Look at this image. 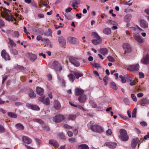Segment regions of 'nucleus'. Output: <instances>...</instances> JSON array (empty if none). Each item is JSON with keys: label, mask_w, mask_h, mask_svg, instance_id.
<instances>
[{"label": "nucleus", "mask_w": 149, "mask_h": 149, "mask_svg": "<svg viewBox=\"0 0 149 149\" xmlns=\"http://www.w3.org/2000/svg\"><path fill=\"white\" fill-rule=\"evenodd\" d=\"M137 109L136 108H134L132 113V118H135L136 117V112Z\"/></svg>", "instance_id": "obj_47"}, {"label": "nucleus", "mask_w": 149, "mask_h": 149, "mask_svg": "<svg viewBox=\"0 0 149 149\" xmlns=\"http://www.w3.org/2000/svg\"><path fill=\"white\" fill-rule=\"evenodd\" d=\"M29 96L31 98H34L36 96V94L32 90H31L29 94Z\"/></svg>", "instance_id": "obj_36"}, {"label": "nucleus", "mask_w": 149, "mask_h": 149, "mask_svg": "<svg viewBox=\"0 0 149 149\" xmlns=\"http://www.w3.org/2000/svg\"><path fill=\"white\" fill-rule=\"evenodd\" d=\"M36 92L37 94L39 95H42L44 93V90L41 88L37 87L36 88Z\"/></svg>", "instance_id": "obj_31"}, {"label": "nucleus", "mask_w": 149, "mask_h": 149, "mask_svg": "<svg viewBox=\"0 0 149 149\" xmlns=\"http://www.w3.org/2000/svg\"><path fill=\"white\" fill-rule=\"evenodd\" d=\"M35 121L36 122L40 124H43V122L41 119H36L35 120Z\"/></svg>", "instance_id": "obj_63"}, {"label": "nucleus", "mask_w": 149, "mask_h": 149, "mask_svg": "<svg viewBox=\"0 0 149 149\" xmlns=\"http://www.w3.org/2000/svg\"><path fill=\"white\" fill-rule=\"evenodd\" d=\"M87 99V97L84 94L80 95L79 96L78 100L80 103H83Z\"/></svg>", "instance_id": "obj_14"}, {"label": "nucleus", "mask_w": 149, "mask_h": 149, "mask_svg": "<svg viewBox=\"0 0 149 149\" xmlns=\"http://www.w3.org/2000/svg\"><path fill=\"white\" fill-rule=\"evenodd\" d=\"M107 23L113 25H116L117 23L115 21L112 20H108L107 22Z\"/></svg>", "instance_id": "obj_49"}, {"label": "nucleus", "mask_w": 149, "mask_h": 149, "mask_svg": "<svg viewBox=\"0 0 149 149\" xmlns=\"http://www.w3.org/2000/svg\"><path fill=\"white\" fill-rule=\"evenodd\" d=\"M40 3L42 5L45 6L46 8H49V6L48 5L47 3H45V1H41Z\"/></svg>", "instance_id": "obj_58"}, {"label": "nucleus", "mask_w": 149, "mask_h": 149, "mask_svg": "<svg viewBox=\"0 0 149 149\" xmlns=\"http://www.w3.org/2000/svg\"><path fill=\"white\" fill-rule=\"evenodd\" d=\"M1 56L2 57L6 60L9 61L10 60V57L9 54L6 52L5 49H3L2 51Z\"/></svg>", "instance_id": "obj_7"}, {"label": "nucleus", "mask_w": 149, "mask_h": 149, "mask_svg": "<svg viewBox=\"0 0 149 149\" xmlns=\"http://www.w3.org/2000/svg\"><path fill=\"white\" fill-rule=\"evenodd\" d=\"M15 126L17 129L19 130H23L24 129L23 125L20 123H18L16 124Z\"/></svg>", "instance_id": "obj_38"}, {"label": "nucleus", "mask_w": 149, "mask_h": 149, "mask_svg": "<svg viewBox=\"0 0 149 149\" xmlns=\"http://www.w3.org/2000/svg\"><path fill=\"white\" fill-rule=\"evenodd\" d=\"M139 65L136 64L135 65H129L127 70L130 71H136L139 70Z\"/></svg>", "instance_id": "obj_5"}, {"label": "nucleus", "mask_w": 149, "mask_h": 149, "mask_svg": "<svg viewBox=\"0 0 149 149\" xmlns=\"http://www.w3.org/2000/svg\"><path fill=\"white\" fill-rule=\"evenodd\" d=\"M105 144L106 146H108L110 148L112 149H114L115 148L117 145V144L115 142H107L105 143Z\"/></svg>", "instance_id": "obj_18"}, {"label": "nucleus", "mask_w": 149, "mask_h": 149, "mask_svg": "<svg viewBox=\"0 0 149 149\" xmlns=\"http://www.w3.org/2000/svg\"><path fill=\"white\" fill-rule=\"evenodd\" d=\"M52 65L54 70L56 72H60L62 70L61 65L57 61H54L52 63Z\"/></svg>", "instance_id": "obj_3"}, {"label": "nucleus", "mask_w": 149, "mask_h": 149, "mask_svg": "<svg viewBox=\"0 0 149 149\" xmlns=\"http://www.w3.org/2000/svg\"><path fill=\"white\" fill-rule=\"evenodd\" d=\"M63 14L67 18V19L68 20H71L74 17V15L72 13L68 14V13H64L63 12Z\"/></svg>", "instance_id": "obj_16"}, {"label": "nucleus", "mask_w": 149, "mask_h": 149, "mask_svg": "<svg viewBox=\"0 0 149 149\" xmlns=\"http://www.w3.org/2000/svg\"><path fill=\"white\" fill-rule=\"evenodd\" d=\"M90 103L93 108H96L97 107V104L93 100L90 101Z\"/></svg>", "instance_id": "obj_45"}, {"label": "nucleus", "mask_w": 149, "mask_h": 149, "mask_svg": "<svg viewBox=\"0 0 149 149\" xmlns=\"http://www.w3.org/2000/svg\"><path fill=\"white\" fill-rule=\"evenodd\" d=\"M102 42L101 38H96V39L92 40V42L95 45H97L100 43Z\"/></svg>", "instance_id": "obj_21"}, {"label": "nucleus", "mask_w": 149, "mask_h": 149, "mask_svg": "<svg viewBox=\"0 0 149 149\" xmlns=\"http://www.w3.org/2000/svg\"><path fill=\"white\" fill-rule=\"evenodd\" d=\"M5 25V23L4 21L0 19V28H1L2 27H3Z\"/></svg>", "instance_id": "obj_56"}, {"label": "nucleus", "mask_w": 149, "mask_h": 149, "mask_svg": "<svg viewBox=\"0 0 149 149\" xmlns=\"http://www.w3.org/2000/svg\"><path fill=\"white\" fill-rule=\"evenodd\" d=\"M58 40L60 45L62 46H65L66 44L65 39L62 36H60L58 38Z\"/></svg>", "instance_id": "obj_10"}, {"label": "nucleus", "mask_w": 149, "mask_h": 149, "mask_svg": "<svg viewBox=\"0 0 149 149\" xmlns=\"http://www.w3.org/2000/svg\"><path fill=\"white\" fill-rule=\"evenodd\" d=\"M77 59H78L77 58L73 57H70L69 58L70 62L76 67L79 66L80 65L79 62L76 60Z\"/></svg>", "instance_id": "obj_4"}, {"label": "nucleus", "mask_w": 149, "mask_h": 149, "mask_svg": "<svg viewBox=\"0 0 149 149\" xmlns=\"http://www.w3.org/2000/svg\"><path fill=\"white\" fill-rule=\"evenodd\" d=\"M54 107L57 110L61 108V105L57 100H55L54 101Z\"/></svg>", "instance_id": "obj_25"}, {"label": "nucleus", "mask_w": 149, "mask_h": 149, "mask_svg": "<svg viewBox=\"0 0 149 149\" xmlns=\"http://www.w3.org/2000/svg\"><path fill=\"white\" fill-rule=\"evenodd\" d=\"M80 2V1L79 0H74L72 2V6H75V5H78Z\"/></svg>", "instance_id": "obj_43"}, {"label": "nucleus", "mask_w": 149, "mask_h": 149, "mask_svg": "<svg viewBox=\"0 0 149 149\" xmlns=\"http://www.w3.org/2000/svg\"><path fill=\"white\" fill-rule=\"evenodd\" d=\"M139 141L138 138L134 139L132 141V146L133 148H134L136 147Z\"/></svg>", "instance_id": "obj_23"}, {"label": "nucleus", "mask_w": 149, "mask_h": 149, "mask_svg": "<svg viewBox=\"0 0 149 149\" xmlns=\"http://www.w3.org/2000/svg\"><path fill=\"white\" fill-rule=\"evenodd\" d=\"M1 16L2 17L5 18L8 21H13L14 17L12 15H9L8 14L1 13Z\"/></svg>", "instance_id": "obj_6"}, {"label": "nucleus", "mask_w": 149, "mask_h": 149, "mask_svg": "<svg viewBox=\"0 0 149 149\" xmlns=\"http://www.w3.org/2000/svg\"><path fill=\"white\" fill-rule=\"evenodd\" d=\"M22 140L24 143L27 144H30L32 142L31 139L27 136H23Z\"/></svg>", "instance_id": "obj_19"}, {"label": "nucleus", "mask_w": 149, "mask_h": 149, "mask_svg": "<svg viewBox=\"0 0 149 149\" xmlns=\"http://www.w3.org/2000/svg\"><path fill=\"white\" fill-rule=\"evenodd\" d=\"M8 39L9 40V42L10 43V45L11 46H15V44L14 42L13 41V40H11L10 38H8Z\"/></svg>", "instance_id": "obj_55"}, {"label": "nucleus", "mask_w": 149, "mask_h": 149, "mask_svg": "<svg viewBox=\"0 0 149 149\" xmlns=\"http://www.w3.org/2000/svg\"><path fill=\"white\" fill-rule=\"evenodd\" d=\"M148 102V100L146 98H143L140 101V104L142 105L146 104Z\"/></svg>", "instance_id": "obj_39"}, {"label": "nucleus", "mask_w": 149, "mask_h": 149, "mask_svg": "<svg viewBox=\"0 0 149 149\" xmlns=\"http://www.w3.org/2000/svg\"><path fill=\"white\" fill-rule=\"evenodd\" d=\"M120 136V138L122 140L124 141H127L129 139L128 136L127 134L126 130L123 129H121L119 130Z\"/></svg>", "instance_id": "obj_1"}, {"label": "nucleus", "mask_w": 149, "mask_h": 149, "mask_svg": "<svg viewBox=\"0 0 149 149\" xmlns=\"http://www.w3.org/2000/svg\"><path fill=\"white\" fill-rule=\"evenodd\" d=\"M131 97L133 101L136 102L137 101V98L134 94H132L131 95Z\"/></svg>", "instance_id": "obj_46"}, {"label": "nucleus", "mask_w": 149, "mask_h": 149, "mask_svg": "<svg viewBox=\"0 0 149 149\" xmlns=\"http://www.w3.org/2000/svg\"><path fill=\"white\" fill-rule=\"evenodd\" d=\"M141 62L143 64H146L149 63V57L148 55L144 57L141 60Z\"/></svg>", "instance_id": "obj_20"}, {"label": "nucleus", "mask_w": 149, "mask_h": 149, "mask_svg": "<svg viewBox=\"0 0 149 149\" xmlns=\"http://www.w3.org/2000/svg\"><path fill=\"white\" fill-rule=\"evenodd\" d=\"M141 26L143 28H146L148 27V24L147 22L145 20L141 19L140 21Z\"/></svg>", "instance_id": "obj_15"}, {"label": "nucleus", "mask_w": 149, "mask_h": 149, "mask_svg": "<svg viewBox=\"0 0 149 149\" xmlns=\"http://www.w3.org/2000/svg\"><path fill=\"white\" fill-rule=\"evenodd\" d=\"M92 35L93 36L94 38H100V37L98 35V34L96 32H93L92 33Z\"/></svg>", "instance_id": "obj_51"}, {"label": "nucleus", "mask_w": 149, "mask_h": 149, "mask_svg": "<svg viewBox=\"0 0 149 149\" xmlns=\"http://www.w3.org/2000/svg\"><path fill=\"white\" fill-rule=\"evenodd\" d=\"M68 42L70 43L73 44H78V40L76 38L71 37H68L67 38Z\"/></svg>", "instance_id": "obj_9"}, {"label": "nucleus", "mask_w": 149, "mask_h": 149, "mask_svg": "<svg viewBox=\"0 0 149 149\" xmlns=\"http://www.w3.org/2000/svg\"><path fill=\"white\" fill-rule=\"evenodd\" d=\"M36 39L38 40H41L42 41H43V39L41 36H38L37 37Z\"/></svg>", "instance_id": "obj_64"}, {"label": "nucleus", "mask_w": 149, "mask_h": 149, "mask_svg": "<svg viewBox=\"0 0 149 149\" xmlns=\"http://www.w3.org/2000/svg\"><path fill=\"white\" fill-rule=\"evenodd\" d=\"M26 106L33 110H39L40 109V108L38 106L33 104H31L29 103L26 104Z\"/></svg>", "instance_id": "obj_13"}, {"label": "nucleus", "mask_w": 149, "mask_h": 149, "mask_svg": "<svg viewBox=\"0 0 149 149\" xmlns=\"http://www.w3.org/2000/svg\"><path fill=\"white\" fill-rule=\"evenodd\" d=\"M68 77L69 80L71 82H73L75 79V77L73 73L69 74L68 75Z\"/></svg>", "instance_id": "obj_29"}, {"label": "nucleus", "mask_w": 149, "mask_h": 149, "mask_svg": "<svg viewBox=\"0 0 149 149\" xmlns=\"http://www.w3.org/2000/svg\"><path fill=\"white\" fill-rule=\"evenodd\" d=\"M58 79L60 82L62 83L63 84V85L64 86H65V81L63 78H62L61 77H59V76H58Z\"/></svg>", "instance_id": "obj_44"}, {"label": "nucleus", "mask_w": 149, "mask_h": 149, "mask_svg": "<svg viewBox=\"0 0 149 149\" xmlns=\"http://www.w3.org/2000/svg\"><path fill=\"white\" fill-rule=\"evenodd\" d=\"M5 131V129L1 125H0V133L4 132Z\"/></svg>", "instance_id": "obj_62"}, {"label": "nucleus", "mask_w": 149, "mask_h": 149, "mask_svg": "<svg viewBox=\"0 0 149 149\" xmlns=\"http://www.w3.org/2000/svg\"><path fill=\"white\" fill-rule=\"evenodd\" d=\"M133 36L134 40L137 42L140 43H143L144 42V40L141 36L135 34L133 35Z\"/></svg>", "instance_id": "obj_12"}, {"label": "nucleus", "mask_w": 149, "mask_h": 149, "mask_svg": "<svg viewBox=\"0 0 149 149\" xmlns=\"http://www.w3.org/2000/svg\"><path fill=\"white\" fill-rule=\"evenodd\" d=\"M108 77L107 76H105L103 79V81L105 82V85H107L108 80Z\"/></svg>", "instance_id": "obj_54"}, {"label": "nucleus", "mask_w": 149, "mask_h": 149, "mask_svg": "<svg viewBox=\"0 0 149 149\" xmlns=\"http://www.w3.org/2000/svg\"><path fill=\"white\" fill-rule=\"evenodd\" d=\"M108 59L109 61H111V62H113L115 61L114 58L111 56H108Z\"/></svg>", "instance_id": "obj_57"}, {"label": "nucleus", "mask_w": 149, "mask_h": 149, "mask_svg": "<svg viewBox=\"0 0 149 149\" xmlns=\"http://www.w3.org/2000/svg\"><path fill=\"white\" fill-rule=\"evenodd\" d=\"M39 101L41 102L44 104L46 105H49L50 104V100L49 98L47 97L44 99V97H40L38 99Z\"/></svg>", "instance_id": "obj_8"}, {"label": "nucleus", "mask_w": 149, "mask_h": 149, "mask_svg": "<svg viewBox=\"0 0 149 149\" xmlns=\"http://www.w3.org/2000/svg\"><path fill=\"white\" fill-rule=\"evenodd\" d=\"M11 52L15 55H16L18 54L17 51L15 49H13L11 51Z\"/></svg>", "instance_id": "obj_59"}, {"label": "nucleus", "mask_w": 149, "mask_h": 149, "mask_svg": "<svg viewBox=\"0 0 149 149\" xmlns=\"http://www.w3.org/2000/svg\"><path fill=\"white\" fill-rule=\"evenodd\" d=\"M91 123H88L87 125L88 127L93 132H96L97 125H90Z\"/></svg>", "instance_id": "obj_22"}, {"label": "nucleus", "mask_w": 149, "mask_h": 149, "mask_svg": "<svg viewBox=\"0 0 149 149\" xmlns=\"http://www.w3.org/2000/svg\"><path fill=\"white\" fill-rule=\"evenodd\" d=\"M78 149H89L88 146L86 144L79 145L78 146Z\"/></svg>", "instance_id": "obj_33"}, {"label": "nucleus", "mask_w": 149, "mask_h": 149, "mask_svg": "<svg viewBox=\"0 0 149 149\" xmlns=\"http://www.w3.org/2000/svg\"><path fill=\"white\" fill-rule=\"evenodd\" d=\"M64 115L61 114H58L53 118V121L56 123H60L65 119Z\"/></svg>", "instance_id": "obj_2"}, {"label": "nucleus", "mask_w": 149, "mask_h": 149, "mask_svg": "<svg viewBox=\"0 0 149 149\" xmlns=\"http://www.w3.org/2000/svg\"><path fill=\"white\" fill-rule=\"evenodd\" d=\"M133 3L132 2H131V0H129L128 1H125L123 3V4L125 5H128L129 6H130Z\"/></svg>", "instance_id": "obj_50"}, {"label": "nucleus", "mask_w": 149, "mask_h": 149, "mask_svg": "<svg viewBox=\"0 0 149 149\" xmlns=\"http://www.w3.org/2000/svg\"><path fill=\"white\" fill-rule=\"evenodd\" d=\"M123 47L125 53L130 52L131 51V48L129 44H124L123 45Z\"/></svg>", "instance_id": "obj_17"}, {"label": "nucleus", "mask_w": 149, "mask_h": 149, "mask_svg": "<svg viewBox=\"0 0 149 149\" xmlns=\"http://www.w3.org/2000/svg\"><path fill=\"white\" fill-rule=\"evenodd\" d=\"M72 72L75 76H74L75 77V78L77 79H79V78L80 77H82L83 75L82 73H79L77 72L72 71Z\"/></svg>", "instance_id": "obj_27"}, {"label": "nucleus", "mask_w": 149, "mask_h": 149, "mask_svg": "<svg viewBox=\"0 0 149 149\" xmlns=\"http://www.w3.org/2000/svg\"><path fill=\"white\" fill-rule=\"evenodd\" d=\"M96 132H103L104 130L102 127L100 125H97V126L96 128Z\"/></svg>", "instance_id": "obj_37"}, {"label": "nucleus", "mask_w": 149, "mask_h": 149, "mask_svg": "<svg viewBox=\"0 0 149 149\" xmlns=\"http://www.w3.org/2000/svg\"><path fill=\"white\" fill-rule=\"evenodd\" d=\"M29 58L31 60L34 61L37 58V56L35 54H31L29 55Z\"/></svg>", "instance_id": "obj_41"}, {"label": "nucleus", "mask_w": 149, "mask_h": 149, "mask_svg": "<svg viewBox=\"0 0 149 149\" xmlns=\"http://www.w3.org/2000/svg\"><path fill=\"white\" fill-rule=\"evenodd\" d=\"M63 127L65 129L68 130L71 129L72 128V127L67 124H64L63 126Z\"/></svg>", "instance_id": "obj_48"}, {"label": "nucleus", "mask_w": 149, "mask_h": 149, "mask_svg": "<svg viewBox=\"0 0 149 149\" xmlns=\"http://www.w3.org/2000/svg\"><path fill=\"white\" fill-rule=\"evenodd\" d=\"M0 11H1V13L8 14V13H7V12H8L9 13L11 12L10 10L7 9L5 8H3L2 7H0Z\"/></svg>", "instance_id": "obj_28"}, {"label": "nucleus", "mask_w": 149, "mask_h": 149, "mask_svg": "<svg viewBox=\"0 0 149 149\" xmlns=\"http://www.w3.org/2000/svg\"><path fill=\"white\" fill-rule=\"evenodd\" d=\"M93 65L95 68H100V65L99 63H94L93 64Z\"/></svg>", "instance_id": "obj_61"}, {"label": "nucleus", "mask_w": 149, "mask_h": 149, "mask_svg": "<svg viewBox=\"0 0 149 149\" xmlns=\"http://www.w3.org/2000/svg\"><path fill=\"white\" fill-rule=\"evenodd\" d=\"M84 91L80 88H76L74 91L76 95L78 96L83 95L84 93Z\"/></svg>", "instance_id": "obj_11"}, {"label": "nucleus", "mask_w": 149, "mask_h": 149, "mask_svg": "<svg viewBox=\"0 0 149 149\" xmlns=\"http://www.w3.org/2000/svg\"><path fill=\"white\" fill-rule=\"evenodd\" d=\"M103 32L105 34L108 35L111 33V30L110 28H106L103 29Z\"/></svg>", "instance_id": "obj_34"}, {"label": "nucleus", "mask_w": 149, "mask_h": 149, "mask_svg": "<svg viewBox=\"0 0 149 149\" xmlns=\"http://www.w3.org/2000/svg\"><path fill=\"white\" fill-rule=\"evenodd\" d=\"M8 116L12 118H15L17 117V115L15 113L13 112H8Z\"/></svg>", "instance_id": "obj_35"}, {"label": "nucleus", "mask_w": 149, "mask_h": 149, "mask_svg": "<svg viewBox=\"0 0 149 149\" xmlns=\"http://www.w3.org/2000/svg\"><path fill=\"white\" fill-rule=\"evenodd\" d=\"M111 87V88L114 90H116L117 89V87L114 82H112L110 84Z\"/></svg>", "instance_id": "obj_42"}, {"label": "nucleus", "mask_w": 149, "mask_h": 149, "mask_svg": "<svg viewBox=\"0 0 149 149\" xmlns=\"http://www.w3.org/2000/svg\"><path fill=\"white\" fill-rule=\"evenodd\" d=\"M138 29H136L134 32L133 33V35H138V34H139L140 33L141 31H143V30L140 28L139 27H138Z\"/></svg>", "instance_id": "obj_40"}, {"label": "nucleus", "mask_w": 149, "mask_h": 149, "mask_svg": "<svg viewBox=\"0 0 149 149\" xmlns=\"http://www.w3.org/2000/svg\"><path fill=\"white\" fill-rule=\"evenodd\" d=\"M99 50L100 53L104 55L107 54L108 53V50L107 49L105 48L100 49Z\"/></svg>", "instance_id": "obj_30"}, {"label": "nucleus", "mask_w": 149, "mask_h": 149, "mask_svg": "<svg viewBox=\"0 0 149 149\" xmlns=\"http://www.w3.org/2000/svg\"><path fill=\"white\" fill-rule=\"evenodd\" d=\"M49 143L55 147H57L59 146L58 143L56 141L54 140H50L49 141Z\"/></svg>", "instance_id": "obj_26"}, {"label": "nucleus", "mask_w": 149, "mask_h": 149, "mask_svg": "<svg viewBox=\"0 0 149 149\" xmlns=\"http://www.w3.org/2000/svg\"><path fill=\"white\" fill-rule=\"evenodd\" d=\"M134 10H133L131 9L126 8L125 9L124 12L125 13H129L130 12H133Z\"/></svg>", "instance_id": "obj_60"}, {"label": "nucleus", "mask_w": 149, "mask_h": 149, "mask_svg": "<svg viewBox=\"0 0 149 149\" xmlns=\"http://www.w3.org/2000/svg\"><path fill=\"white\" fill-rule=\"evenodd\" d=\"M119 77L121 79V81L123 83H125L126 82V80L125 77H123L122 75H120Z\"/></svg>", "instance_id": "obj_52"}, {"label": "nucleus", "mask_w": 149, "mask_h": 149, "mask_svg": "<svg viewBox=\"0 0 149 149\" xmlns=\"http://www.w3.org/2000/svg\"><path fill=\"white\" fill-rule=\"evenodd\" d=\"M71 143H73L76 142V140L74 138H71L68 140Z\"/></svg>", "instance_id": "obj_53"}, {"label": "nucleus", "mask_w": 149, "mask_h": 149, "mask_svg": "<svg viewBox=\"0 0 149 149\" xmlns=\"http://www.w3.org/2000/svg\"><path fill=\"white\" fill-rule=\"evenodd\" d=\"M132 15L130 14H127L125 15L124 17V20L125 22H129L132 18Z\"/></svg>", "instance_id": "obj_24"}, {"label": "nucleus", "mask_w": 149, "mask_h": 149, "mask_svg": "<svg viewBox=\"0 0 149 149\" xmlns=\"http://www.w3.org/2000/svg\"><path fill=\"white\" fill-rule=\"evenodd\" d=\"M76 117V115H70L68 116L66 118L67 120H74Z\"/></svg>", "instance_id": "obj_32"}]
</instances>
